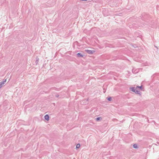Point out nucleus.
<instances>
[{
  "label": "nucleus",
  "instance_id": "nucleus-3",
  "mask_svg": "<svg viewBox=\"0 0 159 159\" xmlns=\"http://www.w3.org/2000/svg\"><path fill=\"white\" fill-rule=\"evenodd\" d=\"M135 93H136L139 94L140 95H141V92H140V91H138L137 90V89H135Z\"/></svg>",
  "mask_w": 159,
  "mask_h": 159
},
{
  "label": "nucleus",
  "instance_id": "nucleus-12",
  "mask_svg": "<svg viewBox=\"0 0 159 159\" xmlns=\"http://www.w3.org/2000/svg\"><path fill=\"white\" fill-rule=\"evenodd\" d=\"M36 64H37L38 62V60H39V59L37 57L36 58Z\"/></svg>",
  "mask_w": 159,
  "mask_h": 159
},
{
  "label": "nucleus",
  "instance_id": "nucleus-13",
  "mask_svg": "<svg viewBox=\"0 0 159 159\" xmlns=\"http://www.w3.org/2000/svg\"><path fill=\"white\" fill-rule=\"evenodd\" d=\"M59 95L58 94H57L55 95V97H57V98L59 97Z\"/></svg>",
  "mask_w": 159,
  "mask_h": 159
},
{
  "label": "nucleus",
  "instance_id": "nucleus-7",
  "mask_svg": "<svg viewBox=\"0 0 159 159\" xmlns=\"http://www.w3.org/2000/svg\"><path fill=\"white\" fill-rule=\"evenodd\" d=\"M133 147L135 148H138L137 145L136 144L133 145Z\"/></svg>",
  "mask_w": 159,
  "mask_h": 159
},
{
  "label": "nucleus",
  "instance_id": "nucleus-14",
  "mask_svg": "<svg viewBox=\"0 0 159 159\" xmlns=\"http://www.w3.org/2000/svg\"><path fill=\"white\" fill-rule=\"evenodd\" d=\"M2 84L0 83V88L2 87Z\"/></svg>",
  "mask_w": 159,
  "mask_h": 159
},
{
  "label": "nucleus",
  "instance_id": "nucleus-11",
  "mask_svg": "<svg viewBox=\"0 0 159 159\" xmlns=\"http://www.w3.org/2000/svg\"><path fill=\"white\" fill-rule=\"evenodd\" d=\"M107 100L109 101H111V97H109L107 98Z\"/></svg>",
  "mask_w": 159,
  "mask_h": 159
},
{
  "label": "nucleus",
  "instance_id": "nucleus-9",
  "mask_svg": "<svg viewBox=\"0 0 159 159\" xmlns=\"http://www.w3.org/2000/svg\"><path fill=\"white\" fill-rule=\"evenodd\" d=\"M102 119V118L100 117H98L96 118V120L97 121L100 120Z\"/></svg>",
  "mask_w": 159,
  "mask_h": 159
},
{
  "label": "nucleus",
  "instance_id": "nucleus-5",
  "mask_svg": "<svg viewBox=\"0 0 159 159\" xmlns=\"http://www.w3.org/2000/svg\"><path fill=\"white\" fill-rule=\"evenodd\" d=\"M140 89L141 90H143V89L142 86H137V87L136 88V89Z\"/></svg>",
  "mask_w": 159,
  "mask_h": 159
},
{
  "label": "nucleus",
  "instance_id": "nucleus-10",
  "mask_svg": "<svg viewBox=\"0 0 159 159\" xmlns=\"http://www.w3.org/2000/svg\"><path fill=\"white\" fill-rule=\"evenodd\" d=\"M80 147V144H78L76 146V148H79Z\"/></svg>",
  "mask_w": 159,
  "mask_h": 159
},
{
  "label": "nucleus",
  "instance_id": "nucleus-2",
  "mask_svg": "<svg viewBox=\"0 0 159 159\" xmlns=\"http://www.w3.org/2000/svg\"><path fill=\"white\" fill-rule=\"evenodd\" d=\"M44 118L47 120L48 121L49 120V116L48 115H45L44 116Z\"/></svg>",
  "mask_w": 159,
  "mask_h": 159
},
{
  "label": "nucleus",
  "instance_id": "nucleus-6",
  "mask_svg": "<svg viewBox=\"0 0 159 159\" xmlns=\"http://www.w3.org/2000/svg\"><path fill=\"white\" fill-rule=\"evenodd\" d=\"M130 90L134 92H135V89H134V87H131L130 88Z\"/></svg>",
  "mask_w": 159,
  "mask_h": 159
},
{
  "label": "nucleus",
  "instance_id": "nucleus-8",
  "mask_svg": "<svg viewBox=\"0 0 159 159\" xmlns=\"http://www.w3.org/2000/svg\"><path fill=\"white\" fill-rule=\"evenodd\" d=\"M6 81V79H5L4 81L3 82H1L0 83V84H1L2 85L3 84H5Z\"/></svg>",
  "mask_w": 159,
  "mask_h": 159
},
{
  "label": "nucleus",
  "instance_id": "nucleus-1",
  "mask_svg": "<svg viewBox=\"0 0 159 159\" xmlns=\"http://www.w3.org/2000/svg\"><path fill=\"white\" fill-rule=\"evenodd\" d=\"M85 52L90 54H92L95 52L94 51L90 50H85Z\"/></svg>",
  "mask_w": 159,
  "mask_h": 159
},
{
  "label": "nucleus",
  "instance_id": "nucleus-4",
  "mask_svg": "<svg viewBox=\"0 0 159 159\" xmlns=\"http://www.w3.org/2000/svg\"><path fill=\"white\" fill-rule=\"evenodd\" d=\"M77 56L78 57H81L83 56L81 53H78L77 54Z\"/></svg>",
  "mask_w": 159,
  "mask_h": 159
}]
</instances>
